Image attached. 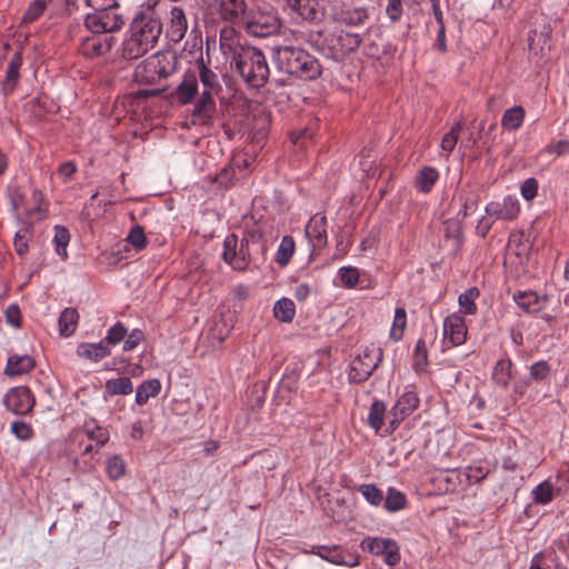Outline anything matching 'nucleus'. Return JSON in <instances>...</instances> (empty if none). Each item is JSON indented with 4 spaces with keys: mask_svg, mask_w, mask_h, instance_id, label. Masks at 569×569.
<instances>
[{
    "mask_svg": "<svg viewBox=\"0 0 569 569\" xmlns=\"http://www.w3.org/2000/svg\"><path fill=\"white\" fill-rule=\"evenodd\" d=\"M272 61L278 71L302 80H312L321 74L319 61L306 50L282 46L272 48Z\"/></svg>",
    "mask_w": 569,
    "mask_h": 569,
    "instance_id": "nucleus-1",
    "label": "nucleus"
},
{
    "mask_svg": "<svg viewBox=\"0 0 569 569\" xmlns=\"http://www.w3.org/2000/svg\"><path fill=\"white\" fill-rule=\"evenodd\" d=\"M232 63L241 78L252 88L263 87L270 74L264 53L253 46L234 49Z\"/></svg>",
    "mask_w": 569,
    "mask_h": 569,
    "instance_id": "nucleus-2",
    "label": "nucleus"
},
{
    "mask_svg": "<svg viewBox=\"0 0 569 569\" xmlns=\"http://www.w3.org/2000/svg\"><path fill=\"white\" fill-rule=\"evenodd\" d=\"M310 46L326 58L341 61L356 51L362 42L359 33L339 30L327 36L322 31L310 32L308 39Z\"/></svg>",
    "mask_w": 569,
    "mask_h": 569,
    "instance_id": "nucleus-3",
    "label": "nucleus"
},
{
    "mask_svg": "<svg viewBox=\"0 0 569 569\" xmlns=\"http://www.w3.org/2000/svg\"><path fill=\"white\" fill-rule=\"evenodd\" d=\"M382 349L370 345L365 347L350 362L348 379L352 383L367 381L382 361Z\"/></svg>",
    "mask_w": 569,
    "mask_h": 569,
    "instance_id": "nucleus-4",
    "label": "nucleus"
},
{
    "mask_svg": "<svg viewBox=\"0 0 569 569\" xmlns=\"http://www.w3.org/2000/svg\"><path fill=\"white\" fill-rule=\"evenodd\" d=\"M124 20L119 13L118 6L96 9L84 18V28L87 32L112 34L122 28Z\"/></svg>",
    "mask_w": 569,
    "mask_h": 569,
    "instance_id": "nucleus-5",
    "label": "nucleus"
},
{
    "mask_svg": "<svg viewBox=\"0 0 569 569\" xmlns=\"http://www.w3.org/2000/svg\"><path fill=\"white\" fill-rule=\"evenodd\" d=\"M161 31L162 23L152 11L139 12L130 26V32L150 49L158 42Z\"/></svg>",
    "mask_w": 569,
    "mask_h": 569,
    "instance_id": "nucleus-6",
    "label": "nucleus"
},
{
    "mask_svg": "<svg viewBox=\"0 0 569 569\" xmlns=\"http://www.w3.org/2000/svg\"><path fill=\"white\" fill-rule=\"evenodd\" d=\"M242 26L249 34L266 38L279 31L280 21L272 12L249 10Z\"/></svg>",
    "mask_w": 569,
    "mask_h": 569,
    "instance_id": "nucleus-7",
    "label": "nucleus"
},
{
    "mask_svg": "<svg viewBox=\"0 0 569 569\" xmlns=\"http://www.w3.org/2000/svg\"><path fill=\"white\" fill-rule=\"evenodd\" d=\"M117 39L113 34L88 32V34L80 39L79 52L86 59L104 57L111 51Z\"/></svg>",
    "mask_w": 569,
    "mask_h": 569,
    "instance_id": "nucleus-8",
    "label": "nucleus"
},
{
    "mask_svg": "<svg viewBox=\"0 0 569 569\" xmlns=\"http://www.w3.org/2000/svg\"><path fill=\"white\" fill-rule=\"evenodd\" d=\"M419 403L420 399L415 391L402 393L390 410L389 423L383 435H391L418 408Z\"/></svg>",
    "mask_w": 569,
    "mask_h": 569,
    "instance_id": "nucleus-9",
    "label": "nucleus"
},
{
    "mask_svg": "<svg viewBox=\"0 0 569 569\" xmlns=\"http://www.w3.org/2000/svg\"><path fill=\"white\" fill-rule=\"evenodd\" d=\"M209 8L232 26H242L249 11L246 0H213Z\"/></svg>",
    "mask_w": 569,
    "mask_h": 569,
    "instance_id": "nucleus-10",
    "label": "nucleus"
},
{
    "mask_svg": "<svg viewBox=\"0 0 569 569\" xmlns=\"http://www.w3.org/2000/svg\"><path fill=\"white\" fill-rule=\"evenodd\" d=\"M3 405L12 413L26 416L32 411L36 400L28 387L18 386L8 390L3 398Z\"/></svg>",
    "mask_w": 569,
    "mask_h": 569,
    "instance_id": "nucleus-11",
    "label": "nucleus"
},
{
    "mask_svg": "<svg viewBox=\"0 0 569 569\" xmlns=\"http://www.w3.org/2000/svg\"><path fill=\"white\" fill-rule=\"evenodd\" d=\"M361 546L370 553L383 557V561L389 566H395L400 561L399 546L392 539L368 537L363 539Z\"/></svg>",
    "mask_w": 569,
    "mask_h": 569,
    "instance_id": "nucleus-12",
    "label": "nucleus"
},
{
    "mask_svg": "<svg viewBox=\"0 0 569 569\" xmlns=\"http://www.w3.org/2000/svg\"><path fill=\"white\" fill-rule=\"evenodd\" d=\"M96 443L97 450H100L110 439L109 430L98 425L94 419L86 420L82 427L72 433V443L81 448L84 440Z\"/></svg>",
    "mask_w": 569,
    "mask_h": 569,
    "instance_id": "nucleus-13",
    "label": "nucleus"
},
{
    "mask_svg": "<svg viewBox=\"0 0 569 569\" xmlns=\"http://www.w3.org/2000/svg\"><path fill=\"white\" fill-rule=\"evenodd\" d=\"M468 328L465 318L453 312L443 320V345L447 347H458L466 342Z\"/></svg>",
    "mask_w": 569,
    "mask_h": 569,
    "instance_id": "nucleus-14",
    "label": "nucleus"
},
{
    "mask_svg": "<svg viewBox=\"0 0 569 569\" xmlns=\"http://www.w3.org/2000/svg\"><path fill=\"white\" fill-rule=\"evenodd\" d=\"M331 19L339 26L358 28L369 20V10L365 6L343 4L332 11Z\"/></svg>",
    "mask_w": 569,
    "mask_h": 569,
    "instance_id": "nucleus-15",
    "label": "nucleus"
},
{
    "mask_svg": "<svg viewBox=\"0 0 569 569\" xmlns=\"http://www.w3.org/2000/svg\"><path fill=\"white\" fill-rule=\"evenodd\" d=\"M306 555H317L321 559L338 566L356 567L359 565L358 558L352 555L345 556L339 545L332 546H312L310 549H302Z\"/></svg>",
    "mask_w": 569,
    "mask_h": 569,
    "instance_id": "nucleus-16",
    "label": "nucleus"
},
{
    "mask_svg": "<svg viewBox=\"0 0 569 569\" xmlns=\"http://www.w3.org/2000/svg\"><path fill=\"white\" fill-rule=\"evenodd\" d=\"M216 113L217 107L213 96L207 91H202L193 106L191 122L194 126L211 127L213 124Z\"/></svg>",
    "mask_w": 569,
    "mask_h": 569,
    "instance_id": "nucleus-17",
    "label": "nucleus"
},
{
    "mask_svg": "<svg viewBox=\"0 0 569 569\" xmlns=\"http://www.w3.org/2000/svg\"><path fill=\"white\" fill-rule=\"evenodd\" d=\"M486 213L495 220L512 221L520 213V203L516 197L507 196L486 206Z\"/></svg>",
    "mask_w": 569,
    "mask_h": 569,
    "instance_id": "nucleus-18",
    "label": "nucleus"
},
{
    "mask_svg": "<svg viewBox=\"0 0 569 569\" xmlns=\"http://www.w3.org/2000/svg\"><path fill=\"white\" fill-rule=\"evenodd\" d=\"M530 242L522 232L511 233L508 239L506 259L519 267H525L529 260Z\"/></svg>",
    "mask_w": 569,
    "mask_h": 569,
    "instance_id": "nucleus-19",
    "label": "nucleus"
},
{
    "mask_svg": "<svg viewBox=\"0 0 569 569\" xmlns=\"http://www.w3.org/2000/svg\"><path fill=\"white\" fill-rule=\"evenodd\" d=\"M305 233L313 251L323 249L328 243L326 216L322 213L313 214L306 224Z\"/></svg>",
    "mask_w": 569,
    "mask_h": 569,
    "instance_id": "nucleus-20",
    "label": "nucleus"
},
{
    "mask_svg": "<svg viewBox=\"0 0 569 569\" xmlns=\"http://www.w3.org/2000/svg\"><path fill=\"white\" fill-rule=\"evenodd\" d=\"M222 259L236 271H246L251 263L249 258L238 249V237L234 233L223 240Z\"/></svg>",
    "mask_w": 569,
    "mask_h": 569,
    "instance_id": "nucleus-21",
    "label": "nucleus"
},
{
    "mask_svg": "<svg viewBox=\"0 0 569 569\" xmlns=\"http://www.w3.org/2000/svg\"><path fill=\"white\" fill-rule=\"evenodd\" d=\"M288 8L307 21H320L325 16L322 0H286Z\"/></svg>",
    "mask_w": 569,
    "mask_h": 569,
    "instance_id": "nucleus-22",
    "label": "nucleus"
},
{
    "mask_svg": "<svg viewBox=\"0 0 569 569\" xmlns=\"http://www.w3.org/2000/svg\"><path fill=\"white\" fill-rule=\"evenodd\" d=\"M22 61L21 51L14 52L10 58L0 87L4 97L12 94L17 89L20 81V69L22 67Z\"/></svg>",
    "mask_w": 569,
    "mask_h": 569,
    "instance_id": "nucleus-23",
    "label": "nucleus"
},
{
    "mask_svg": "<svg viewBox=\"0 0 569 569\" xmlns=\"http://www.w3.org/2000/svg\"><path fill=\"white\" fill-rule=\"evenodd\" d=\"M198 93V77L193 71H187L182 81L177 86L174 97L181 104L191 103Z\"/></svg>",
    "mask_w": 569,
    "mask_h": 569,
    "instance_id": "nucleus-24",
    "label": "nucleus"
},
{
    "mask_svg": "<svg viewBox=\"0 0 569 569\" xmlns=\"http://www.w3.org/2000/svg\"><path fill=\"white\" fill-rule=\"evenodd\" d=\"M451 203H458L459 210L456 214L457 218L463 220L466 217L476 212L478 208V199L467 188H459L451 200Z\"/></svg>",
    "mask_w": 569,
    "mask_h": 569,
    "instance_id": "nucleus-25",
    "label": "nucleus"
},
{
    "mask_svg": "<svg viewBox=\"0 0 569 569\" xmlns=\"http://www.w3.org/2000/svg\"><path fill=\"white\" fill-rule=\"evenodd\" d=\"M517 306L527 313H537L542 310L546 297H540L535 291H518L513 295Z\"/></svg>",
    "mask_w": 569,
    "mask_h": 569,
    "instance_id": "nucleus-26",
    "label": "nucleus"
},
{
    "mask_svg": "<svg viewBox=\"0 0 569 569\" xmlns=\"http://www.w3.org/2000/svg\"><path fill=\"white\" fill-rule=\"evenodd\" d=\"M188 23L183 10L174 7L170 11V21L167 28V36L170 40L178 42L182 40L187 32Z\"/></svg>",
    "mask_w": 569,
    "mask_h": 569,
    "instance_id": "nucleus-27",
    "label": "nucleus"
},
{
    "mask_svg": "<svg viewBox=\"0 0 569 569\" xmlns=\"http://www.w3.org/2000/svg\"><path fill=\"white\" fill-rule=\"evenodd\" d=\"M36 366L34 359L28 355L9 357L4 373L9 377L22 376L30 372Z\"/></svg>",
    "mask_w": 569,
    "mask_h": 569,
    "instance_id": "nucleus-28",
    "label": "nucleus"
},
{
    "mask_svg": "<svg viewBox=\"0 0 569 569\" xmlns=\"http://www.w3.org/2000/svg\"><path fill=\"white\" fill-rule=\"evenodd\" d=\"M149 50L151 49L144 44L141 39H138L130 32V36L122 42L121 56L126 60H136L146 54Z\"/></svg>",
    "mask_w": 569,
    "mask_h": 569,
    "instance_id": "nucleus-29",
    "label": "nucleus"
},
{
    "mask_svg": "<svg viewBox=\"0 0 569 569\" xmlns=\"http://www.w3.org/2000/svg\"><path fill=\"white\" fill-rule=\"evenodd\" d=\"M77 355L97 362L110 355V348L102 341L98 343L82 342L77 348Z\"/></svg>",
    "mask_w": 569,
    "mask_h": 569,
    "instance_id": "nucleus-30",
    "label": "nucleus"
},
{
    "mask_svg": "<svg viewBox=\"0 0 569 569\" xmlns=\"http://www.w3.org/2000/svg\"><path fill=\"white\" fill-rule=\"evenodd\" d=\"M160 80L166 79L174 71L176 57L170 52H158L150 57Z\"/></svg>",
    "mask_w": 569,
    "mask_h": 569,
    "instance_id": "nucleus-31",
    "label": "nucleus"
},
{
    "mask_svg": "<svg viewBox=\"0 0 569 569\" xmlns=\"http://www.w3.org/2000/svg\"><path fill=\"white\" fill-rule=\"evenodd\" d=\"M439 179V172L433 167H423L416 177V188L421 193H428Z\"/></svg>",
    "mask_w": 569,
    "mask_h": 569,
    "instance_id": "nucleus-32",
    "label": "nucleus"
},
{
    "mask_svg": "<svg viewBox=\"0 0 569 569\" xmlns=\"http://www.w3.org/2000/svg\"><path fill=\"white\" fill-rule=\"evenodd\" d=\"M161 390V382L159 379H150L142 381L136 392V402L143 406L150 398L157 397Z\"/></svg>",
    "mask_w": 569,
    "mask_h": 569,
    "instance_id": "nucleus-33",
    "label": "nucleus"
},
{
    "mask_svg": "<svg viewBox=\"0 0 569 569\" xmlns=\"http://www.w3.org/2000/svg\"><path fill=\"white\" fill-rule=\"evenodd\" d=\"M133 391V385L129 377L109 379L104 383L106 396H128Z\"/></svg>",
    "mask_w": 569,
    "mask_h": 569,
    "instance_id": "nucleus-34",
    "label": "nucleus"
},
{
    "mask_svg": "<svg viewBox=\"0 0 569 569\" xmlns=\"http://www.w3.org/2000/svg\"><path fill=\"white\" fill-rule=\"evenodd\" d=\"M525 117V109L521 106H515L503 112L501 118V126L508 131H515L522 126Z\"/></svg>",
    "mask_w": 569,
    "mask_h": 569,
    "instance_id": "nucleus-35",
    "label": "nucleus"
},
{
    "mask_svg": "<svg viewBox=\"0 0 569 569\" xmlns=\"http://www.w3.org/2000/svg\"><path fill=\"white\" fill-rule=\"evenodd\" d=\"M134 79L144 84H156L160 81V78L157 73V70L154 68V64L149 57L148 59L143 60L134 71Z\"/></svg>",
    "mask_w": 569,
    "mask_h": 569,
    "instance_id": "nucleus-36",
    "label": "nucleus"
},
{
    "mask_svg": "<svg viewBox=\"0 0 569 569\" xmlns=\"http://www.w3.org/2000/svg\"><path fill=\"white\" fill-rule=\"evenodd\" d=\"M198 68L199 74L197 77L202 83V91H207L212 96L218 93V91L221 89L218 81V76L210 68H208L202 60H200L198 63Z\"/></svg>",
    "mask_w": 569,
    "mask_h": 569,
    "instance_id": "nucleus-37",
    "label": "nucleus"
},
{
    "mask_svg": "<svg viewBox=\"0 0 569 569\" xmlns=\"http://www.w3.org/2000/svg\"><path fill=\"white\" fill-rule=\"evenodd\" d=\"M79 313L74 308H66L59 317V332L62 337H70L78 327Z\"/></svg>",
    "mask_w": 569,
    "mask_h": 569,
    "instance_id": "nucleus-38",
    "label": "nucleus"
},
{
    "mask_svg": "<svg viewBox=\"0 0 569 569\" xmlns=\"http://www.w3.org/2000/svg\"><path fill=\"white\" fill-rule=\"evenodd\" d=\"M386 405L381 400H375L370 408L368 413V423L369 426L375 429L376 432H381L383 435V420L386 416Z\"/></svg>",
    "mask_w": 569,
    "mask_h": 569,
    "instance_id": "nucleus-39",
    "label": "nucleus"
},
{
    "mask_svg": "<svg viewBox=\"0 0 569 569\" xmlns=\"http://www.w3.org/2000/svg\"><path fill=\"white\" fill-rule=\"evenodd\" d=\"M532 501L536 505L546 506L553 500L555 487L551 481L545 480L531 490Z\"/></svg>",
    "mask_w": 569,
    "mask_h": 569,
    "instance_id": "nucleus-40",
    "label": "nucleus"
},
{
    "mask_svg": "<svg viewBox=\"0 0 569 569\" xmlns=\"http://www.w3.org/2000/svg\"><path fill=\"white\" fill-rule=\"evenodd\" d=\"M443 236L447 240H452L456 248L462 242V220L460 218H450L443 221Z\"/></svg>",
    "mask_w": 569,
    "mask_h": 569,
    "instance_id": "nucleus-41",
    "label": "nucleus"
},
{
    "mask_svg": "<svg viewBox=\"0 0 569 569\" xmlns=\"http://www.w3.org/2000/svg\"><path fill=\"white\" fill-rule=\"evenodd\" d=\"M295 250L296 243L293 238L291 236L282 237L278 250L276 252V262L280 267H286L290 262L295 253Z\"/></svg>",
    "mask_w": 569,
    "mask_h": 569,
    "instance_id": "nucleus-42",
    "label": "nucleus"
},
{
    "mask_svg": "<svg viewBox=\"0 0 569 569\" xmlns=\"http://www.w3.org/2000/svg\"><path fill=\"white\" fill-rule=\"evenodd\" d=\"M479 295L480 291L477 287H471L465 292L460 293L458 297V303L461 312L465 315H476L478 310L476 299L479 297Z\"/></svg>",
    "mask_w": 569,
    "mask_h": 569,
    "instance_id": "nucleus-43",
    "label": "nucleus"
},
{
    "mask_svg": "<svg viewBox=\"0 0 569 569\" xmlns=\"http://www.w3.org/2000/svg\"><path fill=\"white\" fill-rule=\"evenodd\" d=\"M512 362L510 359L499 360L492 371V380L503 388L508 387L511 379Z\"/></svg>",
    "mask_w": 569,
    "mask_h": 569,
    "instance_id": "nucleus-44",
    "label": "nucleus"
},
{
    "mask_svg": "<svg viewBox=\"0 0 569 569\" xmlns=\"http://www.w3.org/2000/svg\"><path fill=\"white\" fill-rule=\"evenodd\" d=\"M406 495L396 488L390 487L387 491V497L383 499V507L390 512H396L406 508Z\"/></svg>",
    "mask_w": 569,
    "mask_h": 569,
    "instance_id": "nucleus-45",
    "label": "nucleus"
},
{
    "mask_svg": "<svg viewBox=\"0 0 569 569\" xmlns=\"http://www.w3.org/2000/svg\"><path fill=\"white\" fill-rule=\"evenodd\" d=\"M296 313L295 303L288 298L279 299L273 307L274 317L282 322L292 321Z\"/></svg>",
    "mask_w": 569,
    "mask_h": 569,
    "instance_id": "nucleus-46",
    "label": "nucleus"
},
{
    "mask_svg": "<svg viewBox=\"0 0 569 569\" xmlns=\"http://www.w3.org/2000/svg\"><path fill=\"white\" fill-rule=\"evenodd\" d=\"M70 241V232L63 226L54 227V237L53 242L56 243V252L61 259L66 260L68 258L67 247Z\"/></svg>",
    "mask_w": 569,
    "mask_h": 569,
    "instance_id": "nucleus-47",
    "label": "nucleus"
},
{
    "mask_svg": "<svg viewBox=\"0 0 569 569\" xmlns=\"http://www.w3.org/2000/svg\"><path fill=\"white\" fill-rule=\"evenodd\" d=\"M407 326V312L403 307L396 308L392 326L390 329V338L395 341H399L403 337V332Z\"/></svg>",
    "mask_w": 569,
    "mask_h": 569,
    "instance_id": "nucleus-48",
    "label": "nucleus"
},
{
    "mask_svg": "<svg viewBox=\"0 0 569 569\" xmlns=\"http://www.w3.org/2000/svg\"><path fill=\"white\" fill-rule=\"evenodd\" d=\"M127 333H128L127 327L121 321H117L113 326H111L108 329L106 337L101 341L108 348L114 347L118 343H120L122 340H124V338L127 337Z\"/></svg>",
    "mask_w": 569,
    "mask_h": 569,
    "instance_id": "nucleus-49",
    "label": "nucleus"
},
{
    "mask_svg": "<svg viewBox=\"0 0 569 569\" xmlns=\"http://www.w3.org/2000/svg\"><path fill=\"white\" fill-rule=\"evenodd\" d=\"M357 490L362 495L365 500L371 506L378 507L383 502V492L375 483L359 485Z\"/></svg>",
    "mask_w": 569,
    "mask_h": 569,
    "instance_id": "nucleus-50",
    "label": "nucleus"
},
{
    "mask_svg": "<svg viewBox=\"0 0 569 569\" xmlns=\"http://www.w3.org/2000/svg\"><path fill=\"white\" fill-rule=\"evenodd\" d=\"M46 8V0L31 1L22 16L21 24L26 26L37 21L44 13Z\"/></svg>",
    "mask_w": 569,
    "mask_h": 569,
    "instance_id": "nucleus-51",
    "label": "nucleus"
},
{
    "mask_svg": "<svg viewBox=\"0 0 569 569\" xmlns=\"http://www.w3.org/2000/svg\"><path fill=\"white\" fill-rule=\"evenodd\" d=\"M461 129H462V122L459 120L442 137L440 148L442 151L446 152L447 157L453 151V149L458 142L459 133H460Z\"/></svg>",
    "mask_w": 569,
    "mask_h": 569,
    "instance_id": "nucleus-52",
    "label": "nucleus"
},
{
    "mask_svg": "<svg viewBox=\"0 0 569 569\" xmlns=\"http://www.w3.org/2000/svg\"><path fill=\"white\" fill-rule=\"evenodd\" d=\"M106 469L110 479L118 480L126 473V463L120 456L113 455L106 460Z\"/></svg>",
    "mask_w": 569,
    "mask_h": 569,
    "instance_id": "nucleus-53",
    "label": "nucleus"
},
{
    "mask_svg": "<svg viewBox=\"0 0 569 569\" xmlns=\"http://www.w3.org/2000/svg\"><path fill=\"white\" fill-rule=\"evenodd\" d=\"M31 199L34 204L26 209V214L30 218H41L43 213L47 211V203L44 201L43 193L38 189H33Z\"/></svg>",
    "mask_w": 569,
    "mask_h": 569,
    "instance_id": "nucleus-54",
    "label": "nucleus"
},
{
    "mask_svg": "<svg viewBox=\"0 0 569 569\" xmlns=\"http://www.w3.org/2000/svg\"><path fill=\"white\" fill-rule=\"evenodd\" d=\"M413 353V369L416 371L425 369L428 365V350L426 341L422 338L418 339V341L416 342Z\"/></svg>",
    "mask_w": 569,
    "mask_h": 569,
    "instance_id": "nucleus-55",
    "label": "nucleus"
},
{
    "mask_svg": "<svg viewBox=\"0 0 569 569\" xmlns=\"http://www.w3.org/2000/svg\"><path fill=\"white\" fill-rule=\"evenodd\" d=\"M551 367L545 360L533 362L529 368L530 378L535 381H543L550 376Z\"/></svg>",
    "mask_w": 569,
    "mask_h": 569,
    "instance_id": "nucleus-56",
    "label": "nucleus"
},
{
    "mask_svg": "<svg viewBox=\"0 0 569 569\" xmlns=\"http://www.w3.org/2000/svg\"><path fill=\"white\" fill-rule=\"evenodd\" d=\"M339 278L343 287L353 288L359 282L360 273L355 267H342L339 269Z\"/></svg>",
    "mask_w": 569,
    "mask_h": 569,
    "instance_id": "nucleus-57",
    "label": "nucleus"
},
{
    "mask_svg": "<svg viewBox=\"0 0 569 569\" xmlns=\"http://www.w3.org/2000/svg\"><path fill=\"white\" fill-rule=\"evenodd\" d=\"M127 241L138 251L144 249L147 246V238L143 228L141 226H134L131 228L127 236Z\"/></svg>",
    "mask_w": 569,
    "mask_h": 569,
    "instance_id": "nucleus-58",
    "label": "nucleus"
},
{
    "mask_svg": "<svg viewBox=\"0 0 569 569\" xmlns=\"http://www.w3.org/2000/svg\"><path fill=\"white\" fill-rule=\"evenodd\" d=\"M490 469L482 463H476L467 468V478L470 482H480L489 475Z\"/></svg>",
    "mask_w": 569,
    "mask_h": 569,
    "instance_id": "nucleus-59",
    "label": "nucleus"
},
{
    "mask_svg": "<svg viewBox=\"0 0 569 569\" xmlns=\"http://www.w3.org/2000/svg\"><path fill=\"white\" fill-rule=\"evenodd\" d=\"M11 431L19 440H29L33 436V430L30 425L24 421H13L11 423Z\"/></svg>",
    "mask_w": 569,
    "mask_h": 569,
    "instance_id": "nucleus-60",
    "label": "nucleus"
},
{
    "mask_svg": "<svg viewBox=\"0 0 569 569\" xmlns=\"http://www.w3.org/2000/svg\"><path fill=\"white\" fill-rule=\"evenodd\" d=\"M9 200L14 212L19 213L20 211H23L26 213V209H28V207L24 204V194L19 188L9 189Z\"/></svg>",
    "mask_w": 569,
    "mask_h": 569,
    "instance_id": "nucleus-61",
    "label": "nucleus"
},
{
    "mask_svg": "<svg viewBox=\"0 0 569 569\" xmlns=\"http://www.w3.org/2000/svg\"><path fill=\"white\" fill-rule=\"evenodd\" d=\"M403 13L402 0H387L386 14L391 22L400 21Z\"/></svg>",
    "mask_w": 569,
    "mask_h": 569,
    "instance_id": "nucleus-62",
    "label": "nucleus"
},
{
    "mask_svg": "<svg viewBox=\"0 0 569 569\" xmlns=\"http://www.w3.org/2000/svg\"><path fill=\"white\" fill-rule=\"evenodd\" d=\"M241 240L247 247L259 244L261 252H266V246L262 243V233L258 229L246 230Z\"/></svg>",
    "mask_w": 569,
    "mask_h": 569,
    "instance_id": "nucleus-63",
    "label": "nucleus"
},
{
    "mask_svg": "<svg viewBox=\"0 0 569 569\" xmlns=\"http://www.w3.org/2000/svg\"><path fill=\"white\" fill-rule=\"evenodd\" d=\"M520 192L523 199L532 200L538 193V181L535 178L526 179L520 187Z\"/></svg>",
    "mask_w": 569,
    "mask_h": 569,
    "instance_id": "nucleus-64",
    "label": "nucleus"
}]
</instances>
